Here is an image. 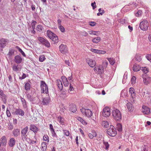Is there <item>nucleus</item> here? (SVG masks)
<instances>
[{
  "label": "nucleus",
  "mask_w": 151,
  "mask_h": 151,
  "mask_svg": "<svg viewBox=\"0 0 151 151\" xmlns=\"http://www.w3.org/2000/svg\"><path fill=\"white\" fill-rule=\"evenodd\" d=\"M0 98H1L2 101L4 104L7 103V97L4 93L3 91L0 89Z\"/></svg>",
  "instance_id": "10"
},
{
  "label": "nucleus",
  "mask_w": 151,
  "mask_h": 151,
  "mask_svg": "<svg viewBox=\"0 0 151 151\" xmlns=\"http://www.w3.org/2000/svg\"><path fill=\"white\" fill-rule=\"evenodd\" d=\"M1 141L3 145H5L7 142L5 136H3L1 139Z\"/></svg>",
  "instance_id": "29"
},
{
  "label": "nucleus",
  "mask_w": 151,
  "mask_h": 151,
  "mask_svg": "<svg viewBox=\"0 0 151 151\" xmlns=\"http://www.w3.org/2000/svg\"><path fill=\"white\" fill-rule=\"evenodd\" d=\"M57 84L58 88L60 90H62L63 86L61 81L60 80H57Z\"/></svg>",
  "instance_id": "25"
},
{
  "label": "nucleus",
  "mask_w": 151,
  "mask_h": 151,
  "mask_svg": "<svg viewBox=\"0 0 151 151\" xmlns=\"http://www.w3.org/2000/svg\"><path fill=\"white\" fill-rule=\"evenodd\" d=\"M6 114L8 117H9L11 116V113L8 109H6Z\"/></svg>",
  "instance_id": "59"
},
{
  "label": "nucleus",
  "mask_w": 151,
  "mask_h": 151,
  "mask_svg": "<svg viewBox=\"0 0 151 151\" xmlns=\"http://www.w3.org/2000/svg\"><path fill=\"white\" fill-rule=\"evenodd\" d=\"M111 114V111L110 108L108 107H106L103 109L102 115L105 117H107L109 116Z\"/></svg>",
  "instance_id": "9"
},
{
  "label": "nucleus",
  "mask_w": 151,
  "mask_h": 151,
  "mask_svg": "<svg viewBox=\"0 0 151 151\" xmlns=\"http://www.w3.org/2000/svg\"><path fill=\"white\" fill-rule=\"evenodd\" d=\"M129 92L131 95L133 97L135 95V93L134 92V89L133 88H129Z\"/></svg>",
  "instance_id": "34"
},
{
  "label": "nucleus",
  "mask_w": 151,
  "mask_h": 151,
  "mask_svg": "<svg viewBox=\"0 0 151 151\" xmlns=\"http://www.w3.org/2000/svg\"><path fill=\"white\" fill-rule=\"evenodd\" d=\"M86 61L91 67H94L96 64V62L94 60L89 58L86 59Z\"/></svg>",
  "instance_id": "13"
},
{
  "label": "nucleus",
  "mask_w": 151,
  "mask_h": 151,
  "mask_svg": "<svg viewBox=\"0 0 151 151\" xmlns=\"http://www.w3.org/2000/svg\"><path fill=\"white\" fill-rule=\"evenodd\" d=\"M12 68L13 70L16 72L19 70V68L18 65L14 64L13 65Z\"/></svg>",
  "instance_id": "31"
},
{
  "label": "nucleus",
  "mask_w": 151,
  "mask_h": 151,
  "mask_svg": "<svg viewBox=\"0 0 151 151\" xmlns=\"http://www.w3.org/2000/svg\"><path fill=\"white\" fill-rule=\"evenodd\" d=\"M81 110L83 114L88 117H90L92 115V111L89 109L82 108Z\"/></svg>",
  "instance_id": "3"
},
{
  "label": "nucleus",
  "mask_w": 151,
  "mask_h": 151,
  "mask_svg": "<svg viewBox=\"0 0 151 151\" xmlns=\"http://www.w3.org/2000/svg\"><path fill=\"white\" fill-rule=\"evenodd\" d=\"M104 10H102V12H99L97 14V15L98 16H100V15H102L104 13Z\"/></svg>",
  "instance_id": "62"
},
{
  "label": "nucleus",
  "mask_w": 151,
  "mask_h": 151,
  "mask_svg": "<svg viewBox=\"0 0 151 151\" xmlns=\"http://www.w3.org/2000/svg\"><path fill=\"white\" fill-rule=\"evenodd\" d=\"M140 69V66L139 65L136 64L134 65L133 67V69L134 71L137 72Z\"/></svg>",
  "instance_id": "26"
},
{
  "label": "nucleus",
  "mask_w": 151,
  "mask_h": 151,
  "mask_svg": "<svg viewBox=\"0 0 151 151\" xmlns=\"http://www.w3.org/2000/svg\"><path fill=\"white\" fill-rule=\"evenodd\" d=\"M28 127L26 126L21 130V137L23 140H27V138H26L27 136L26 134L28 131Z\"/></svg>",
  "instance_id": "5"
},
{
  "label": "nucleus",
  "mask_w": 151,
  "mask_h": 151,
  "mask_svg": "<svg viewBox=\"0 0 151 151\" xmlns=\"http://www.w3.org/2000/svg\"><path fill=\"white\" fill-rule=\"evenodd\" d=\"M146 75L144 74L142 75V77L143 79V83L147 85L150 83L151 79L150 77L149 76H146Z\"/></svg>",
  "instance_id": "11"
},
{
  "label": "nucleus",
  "mask_w": 151,
  "mask_h": 151,
  "mask_svg": "<svg viewBox=\"0 0 151 151\" xmlns=\"http://www.w3.org/2000/svg\"><path fill=\"white\" fill-rule=\"evenodd\" d=\"M74 90V88L73 86L71 85V84H70V88L69 89V93H72L71 92V91H73Z\"/></svg>",
  "instance_id": "51"
},
{
  "label": "nucleus",
  "mask_w": 151,
  "mask_h": 151,
  "mask_svg": "<svg viewBox=\"0 0 151 151\" xmlns=\"http://www.w3.org/2000/svg\"><path fill=\"white\" fill-rule=\"evenodd\" d=\"M78 120L80 121L83 125H85L87 124L86 122L81 118L78 117L77 118Z\"/></svg>",
  "instance_id": "35"
},
{
  "label": "nucleus",
  "mask_w": 151,
  "mask_h": 151,
  "mask_svg": "<svg viewBox=\"0 0 151 151\" xmlns=\"http://www.w3.org/2000/svg\"><path fill=\"white\" fill-rule=\"evenodd\" d=\"M146 58L147 59L151 62V55H148L146 56Z\"/></svg>",
  "instance_id": "57"
},
{
  "label": "nucleus",
  "mask_w": 151,
  "mask_h": 151,
  "mask_svg": "<svg viewBox=\"0 0 151 151\" xmlns=\"http://www.w3.org/2000/svg\"><path fill=\"white\" fill-rule=\"evenodd\" d=\"M88 33L90 35H98L96 34V32L93 31H89Z\"/></svg>",
  "instance_id": "53"
},
{
  "label": "nucleus",
  "mask_w": 151,
  "mask_h": 151,
  "mask_svg": "<svg viewBox=\"0 0 151 151\" xmlns=\"http://www.w3.org/2000/svg\"><path fill=\"white\" fill-rule=\"evenodd\" d=\"M96 3L95 2H94L93 3H92L91 4V5L92 6L93 9H94L95 8H96V5L95 6H94V5Z\"/></svg>",
  "instance_id": "63"
},
{
  "label": "nucleus",
  "mask_w": 151,
  "mask_h": 151,
  "mask_svg": "<svg viewBox=\"0 0 151 151\" xmlns=\"http://www.w3.org/2000/svg\"><path fill=\"white\" fill-rule=\"evenodd\" d=\"M114 119L117 121H119L121 119L122 116L121 113L119 110L116 109L113 110L112 112Z\"/></svg>",
  "instance_id": "1"
},
{
  "label": "nucleus",
  "mask_w": 151,
  "mask_h": 151,
  "mask_svg": "<svg viewBox=\"0 0 151 151\" xmlns=\"http://www.w3.org/2000/svg\"><path fill=\"white\" fill-rule=\"evenodd\" d=\"M104 145L105 147V149L106 150H107L109 147V145L108 142H105V141L104 142Z\"/></svg>",
  "instance_id": "43"
},
{
  "label": "nucleus",
  "mask_w": 151,
  "mask_h": 151,
  "mask_svg": "<svg viewBox=\"0 0 151 151\" xmlns=\"http://www.w3.org/2000/svg\"><path fill=\"white\" fill-rule=\"evenodd\" d=\"M64 134L66 136H68L69 135V132L68 131L64 130H63Z\"/></svg>",
  "instance_id": "54"
},
{
  "label": "nucleus",
  "mask_w": 151,
  "mask_h": 151,
  "mask_svg": "<svg viewBox=\"0 0 151 151\" xmlns=\"http://www.w3.org/2000/svg\"><path fill=\"white\" fill-rule=\"evenodd\" d=\"M142 71L145 73V74L146 75V74L148 72V68L146 67H142Z\"/></svg>",
  "instance_id": "41"
},
{
  "label": "nucleus",
  "mask_w": 151,
  "mask_h": 151,
  "mask_svg": "<svg viewBox=\"0 0 151 151\" xmlns=\"http://www.w3.org/2000/svg\"><path fill=\"white\" fill-rule=\"evenodd\" d=\"M36 23V21H33L32 23V27L30 28L35 29V24Z\"/></svg>",
  "instance_id": "55"
},
{
  "label": "nucleus",
  "mask_w": 151,
  "mask_h": 151,
  "mask_svg": "<svg viewBox=\"0 0 151 151\" xmlns=\"http://www.w3.org/2000/svg\"><path fill=\"white\" fill-rule=\"evenodd\" d=\"M12 133L14 137H17L18 136L20 133V130L19 129H14L12 132Z\"/></svg>",
  "instance_id": "23"
},
{
  "label": "nucleus",
  "mask_w": 151,
  "mask_h": 151,
  "mask_svg": "<svg viewBox=\"0 0 151 151\" xmlns=\"http://www.w3.org/2000/svg\"><path fill=\"white\" fill-rule=\"evenodd\" d=\"M107 59L111 65H113L114 64V61L113 59L108 58Z\"/></svg>",
  "instance_id": "42"
},
{
  "label": "nucleus",
  "mask_w": 151,
  "mask_h": 151,
  "mask_svg": "<svg viewBox=\"0 0 151 151\" xmlns=\"http://www.w3.org/2000/svg\"><path fill=\"white\" fill-rule=\"evenodd\" d=\"M59 28L61 32H65V29L64 28L62 25L59 26Z\"/></svg>",
  "instance_id": "50"
},
{
  "label": "nucleus",
  "mask_w": 151,
  "mask_h": 151,
  "mask_svg": "<svg viewBox=\"0 0 151 151\" xmlns=\"http://www.w3.org/2000/svg\"><path fill=\"white\" fill-rule=\"evenodd\" d=\"M101 124L103 127L105 128H107L109 125V124L108 122L106 121H103L102 122Z\"/></svg>",
  "instance_id": "32"
},
{
  "label": "nucleus",
  "mask_w": 151,
  "mask_h": 151,
  "mask_svg": "<svg viewBox=\"0 0 151 151\" xmlns=\"http://www.w3.org/2000/svg\"><path fill=\"white\" fill-rule=\"evenodd\" d=\"M43 140L44 141H47V142H48L49 141V137L47 135H45L43 136Z\"/></svg>",
  "instance_id": "47"
},
{
  "label": "nucleus",
  "mask_w": 151,
  "mask_h": 151,
  "mask_svg": "<svg viewBox=\"0 0 151 151\" xmlns=\"http://www.w3.org/2000/svg\"><path fill=\"white\" fill-rule=\"evenodd\" d=\"M16 48L17 49L18 51L22 54L24 57L26 56V55L24 52L18 46H17Z\"/></svg>",
  "instance_id": "38"
},
{
  "label": "nucleus",
  "mask_w": 151,
  "mask_h": 151,
  "mask_svg": "<svg viewBox=\"0 0 151 151\" xmlns=\"http://www.w3.org/2000/svg\"><path fill=\"white\" fill-rule=\"evenodd\" d=\"M135 59L138 62L141 60V57L139 54H136L135 57Z\"/></svg>",
  "instance_id": "40"
},
{
  "label": "nucleus",
  "mask_w": 151,
  "mask_h": 151,
  "mask_svg": "<svg viewBox=\"0 0 151 151\" xmlns=\"http://www.w3.org/2000/svg\"><path fill=\"white\" fill-rule=\"evenodd\" d=\"M108 65V62L106 60H105L103 62V65L104 68H106Z\"/></svg>",
  "instance_id": "48"
},
{
  "label": "nucleus",
  "mask_w": 151,
  "mask_h": 151,
  "mask_svg": "<svg viewBox=\"0 0 151 151\" xmlns=\"http://www.w3.org/2000/svg\"><path fill=\"white\" fill-rule=\"evenodd\" d=\"M91 51L93 52L99 54H104L106 53V52L103 50H98L92 49Z\"/></svg>",
  "instance_id": "24"
},
{
  "label": "nucleus",
  "mask_w": 151,
  "mask_h": 151,
  "mask_svg": "<svg viewBox=\"0 0 151 151\" xmlns=\"http://www.w3.org/2000/svg\"><path fill=\"white\" fill-rule=\"evenodd\" d=\"M41 147L42 151H46L47 148L46 143L43 142L41 144Z\"/></svg>",
  "instance_id": "28"
},
{
  "label": "nucleus",
  "mask_w": 151,
  "mask_h": 151,
  "mask_svg": "<svg viewBox=\"0 0 151 151\" xmlns=\"http://www.w3.org/2000/svg\"><path fill=\"white\" fill-rule=\"evenodd\" d=\"M15 139L14 138H12L10 139L8 144L10 147H12L15 145Z\"/></svg>",
  "instance_id": "20"
},
{
  "label": "nucleus",
  "mask_w": 151,
  "mask_h": 151,
  "mask_svg": "<svg viewBox=\"0 0 151 151\" xmlns=\"http://www.w3.org/2000/svg\"><path fill=\"white\" fill-rule=\"evenodd\" d=\"M8 43V40L6 39L1 38L0 39V47H4Z\"/></svg>",
  "instance_id": "12"
},
{
  "label": "nucleus",
  "mask_w": 151,
  "mask_h": 151,
  "mask_svg": "<svg viewBox=\"0 0 151 151\" xmlns=\"http://www.w3.org/2000/svg\"><path fill=\"white\" fill-rule=\"evenodd\" d=\"M37 28L38 31L40 32L42 30V27L41 25H38Z\"/></svg>",
  "instance_id": "56"
},
{
  "label": "nucleus",
  "mask_w": 151,
  "mask_h": 151,
  "mask_svg": "<svg viewBox=\"0 0 151 151\" xmlns=\"http://www.w3.org/2000/svg\"><path fill=\"white\" fill-rule=\"evenodd\" d=\"M107 133L110 136H115L117 134L116 129L113 126H111L110 128L107 131Z\"/></svg>",
  "instance_id": "4"
},
{
  "label": "nucleus",
  "mask_w": 151,
  "mask_h": 151,
  "mask_svg": "<svg viewBox=\"0 0 151 151\" xmlns=\"http://www.w3.org/2000/svg\"><path fill=\"white\" fill-rule=\"evenodd\" d=\"M14 61L17 64H20L22 61V58L19 55H16L14 57Z\"/></svg>",
  "instance_id": "19"
},
{
  "label": "nucleus",
  "mask_w": 151,
  "mask_h": 151,
  "mask_svg": "<svg viewBox=\"0 0 151 151\" xmlns=\"http://www.w3.org/2000/svg\"><path fill=\"white\" fill-rule=\"evenodd\" d=\"M50 101V97L49 95H48L43 99L42 101L43 104L44 105H47L49 103Z\"/></svg>",
  "instance_id": "16"
},
{
  "label": "nucleus",
  "mask_w": 151,
  "mask_h": 151,
  "mask_svg": "<svg viewBox=\"0 0 151 151\" xmlns=\"http://www.w3.org/2000/svg\"><path fill=\"white\" fill-rule=\"evenodd\" d=\"M31 86L30 84L28 83H26L24 85V88L26 90H29Z\"/></svg>",
  "instance_id": "36"
},
{
  "label": "nucleus",
  "mask_w": 151,
  "mask_h": 151,
  "mask_svg": "<svg viewBox=\"0 0 151 151\" xmlns=\"http://www.w3.org/2000/svg\"><path fill=\"white\" fill-rule=\"evenodd\" d=\"M58 120L59 122L62 123L63 122L64 119L63 118L60 116L58 117Z\"/></svg>",
  "instance_id": "58"
},
{
  "label": "nucleus",
  "mask_w": 151,
  "mask_h": 151,
  "mask_svg": "<svg viewBox=\"0 0 151 151\" xmlns=\"http://www.w3.org/2000/svg\"><path fill=\"white\" fill-rule=\"evenodd\" d=\"M21 100L22 102L23 108H26L27 107L26 100L22 98H21Z\"/></svg>",
  "instance_id": "33"
},
{
  "label": "nucleus",
  "mask_w": 151,
  "mask_h": 151,
  "mask_svg": "<svg viewBox=\"0 0 151 151\" xmlns=\"http://www.w3.org/2000/svg\"><path fill=\"white\" fill-rule=\"evenodd\" d=\"M15 113L17 115L22 116H23L24 114V111L20 109H16Z\"/></svg>",
  "instance_id": "18"
},
{
  "label": "nucleus",
  "mask_w": 151,
  "mask_h": 151,
  "mask_svg": "<svg viewBox=\"0 0 151 151\" xmlns=\"http://www.w3.org/2000/svg\"><path fill=\"white\" fill-rule=\"evenodd\" d=\"M95 71L98 72L100 74H102L104 71L103 67L101 65L96 66L94 69Z\"/></svg>",
  "instance_id": "15"
},
{
  "label": "nucleus",
  "mask_w": 151,
  "mask_h": 151,
  "mask_svg": "<svg viewBox=\"0 0 151 151\" xmlns=\"http://www.w3.org/2000/svg\"><path fill=\"white\" fill-rule=\"evenodd\" d=\"M8 128L10 130L12 129L13 128V126L12 125V124H9V127H8Z\"/></svg>",
  "instance_id": "61"
},
{
  "label": "nucleus",
  "mask_w": 151,
  "mask_h": 151,
  "mask_svg": "<svg viewBox=\"0 0 151 151\" xmlns=\"http://www.w3.org/2000/svg\"><path fill=\"white\" fill-rule=\"evenodd\" d=\"M38 40L43 45H45L47 47H50V44L49 42L43 38L41 37H39L38 38Z\"/></svg>",
  "instance_id": "7"
},
{
  "label": "nucleus",
  "mask_w": 151,
  "mask_h": 151,
  "mask_svg": "<svg viewBox=\"0 0 151 151\" xmlns=\"http://www.w3.org/2000/svg\"><path fill=\"white\" fill-rule=\"evenodd\" d=\"M93 135V137H96V136L97 134L96 132L94 131H93L91 133Z\"/></svg>",
  "instance_id": "64"
},
{
  "label": "nucleus",
  "mask_w": 151,
  "mask_h": 151,
  "mask_svg": "<svg viewBox=\"0 0 151 151\" xmlns=\"http://www.w3.org/2000/svg\"><path fill=\"white\" fill-rule=\"evenodd\" d=\"M50 129L51 132H54V129H53V126L52 124H50Z\"/></svg>",
  "instance_id": "52"
},
{
  "label": "nucleus",
  "mask_w": 151,
  "mask_h": 151,
  "mask_svg": "<svg viewBox=\"0 0 151 151\" xmlns=\"http://www.w3.org/2000/svg\"><path fill=\"white\" fill-rule=\"evenodd\" d=\"M142 111L145 114H148L150 113V109L148 107L143 106L142 107Z\"/></svg>",
  "instance_id": "17"
},
{
  "label": "nucleus",
  "mask_w": 151,
  "mask_h": 151,
  "mask_svg": "<svg viewBox=\"0 0 151 151\" xmlns=\"http://www.w3.org/2000/svg\"><path fill=\"white\" fill-rule=\"evenodd\" d=\"M116 128L117 130L120 132L122 131V126L120 123H118L116 125Z\"/></svg>",
  "instance_id": "37"
},
{
  "label": "nucleus",
  "mask_w": 151,
  "mask_h": 151,
  "mask_svg": "<svg viewBox=\"0 0 151 151\" xmlns=\"http://www.w3.org/2000/svg\"><path fill=\"white\" fill-rule=\"evenodd\" d=\"M128 109L129 111H131L132 109V105L130 103H128L127 104Z\"/></svg>",
  "instance_id": "39"
},
{
  "label": "nucleus",
  "mask_w": 151,
  "mask_h": 151,
  "mask_svg": "<svg viewBox=\"0 0 151 151\" xmlns=\"http://www.w3.org/2000/svg\"><path fill=\"white\" fill-rule=\"evenodd\" d=\"M136 78L135 76H133L131 78L132 83V84H134L136 82Z\"/></svg>",
  "instance_id": "45"
},
{
  "label": "nucleus",
  "mask_w": 151,
  "mask_h": 151,
  "mask_svg": "<svg viewBox=\"0 0 151 151\" xmlns=\"http://www.w3.org/2000/svg\"><path fill=\"white\" fill-rule=\"evenodd\" d=\"M69 110L73 112H75L77 110L76 105L73 104H71L69 105Z\"/></svg>",
  "instance_id": "22"
},
{
  "label": "nucleus",
  "mask_w": 151,
  "mask_h": 151,
  "mask_svg": "<svg viewBox=\"0 0 151 151\" xmlns=\"http://www.w3.org/2000/svg\"><path fill=\"white\" fill-rule=\"evenodd\" d=\"M27 142H30V143L31 145H33L34 144L36 143V141L33 140H30V139L29 138H27Z\"/></svg>",
  "instance_id": "49"
},
{
  "label": "nucleus",
  "mask_w": 151,
  "mask_h": 151,
  "mask_svg": "<svg viewBox=\"0 0 151 151\" xmlns=\"http://www.w3.org/2000/svg\"><path fill=\"white\" fill-rule=\"evenodd\" d=\"M14 50L13 49H11L9 50L8 55L10 56H12L14 55Z\"/></svg>",
  "instance_id": "44"
},
{
  "label": "nucleus",
  "mask_w": 151,
  "mask_h": 151,
  "mask_svg": "<svg viewBox=\"0 0 151 151\" xmlns=\"http://www.w3.org/2000/svg\"><path fill=\"white\" fill-rule=\"evenodd\" d=\"M100 37H97L93 39L92 40V41L94 43H97L100 41Z\"/></svg>",
  "instance_id": "30"
},
{
  "label": "nucleus",
  "mask_w": 151,
  "mask_h": 151,
  "mask_svg": "<svg viewBox=\"0 0 151 151\" xmlns=\"http://www.w3.org/2000/svg\"><path fill=\"white\" fill-rule=\"evenodd\" d=\"M139 27L142 30H146L148 27L149 23L146 20H143L140 22Z\"/></svg>",
  "instance_id": "6"
},
{
  "label": "nucleus",
  "mask_w": 151,
  "mask_h": 151,
  "mask_svg": "<svg viewBox=\"0 0 151 151\" xmlns=\"http://www.w3.org/2000/svg\"><path fill=\"white\" fill-rule=\"evenodd\" d=\"M47 34L48 37L55 42H57L58 41V36L51 31L47 30Z\"/></svg>",
  "instance_id": "2"
},
{
  "label": "nucleus",
  "mask_w": 151,
  "mask_h": 151,
  "mask_svg": "<svg viewBox=\"0 0 151 151\" xmlns=\"http://www.w3.org/2000/svg\"><path fill=\"white\" fill-rule=\"evenodd\" d=\"M45 59V56L43 55L41 56L39 58V60L40 62L43 61Z\"/></svg>",
  "instance_id": "46"
},
{
  "label": "nucleus",
  "mask_w": 151,
  "mask_h": 151,
  "mask_svg": "<svg viewBox=\"0 0 151 151\" xmlns=\"http://www.w3.org/2000/svg\"><path fill=\"white\" fill-rule=\"evenodd\" d=\"M89 24L92 26H93L96 25V23L94 22H89Z\"/></svg>",
  "instance_id": "60"
},
{
  "label": "nucleus",
  "mask_w": 151,
  "mask_h": 151,
  "mask_svg": "<svg viewBox=\"0 0 151 151\" xmlns=\"http://www.w3.org/2000/svg\"><path fill=\"white\" fill-rule=\"evenodd\" d=\"M61 79L64 86L65 87L68 86L69 82L66 78L64 76H63L61 77Z\"/></svg>",
  "instance_id": "21"
},
{
  "label": "nucleus",
  "mask_w": 151,
  "mask_h": 151,
  "mask_svg": "<svg viewBox=\"0 0 151 151\" xmlns=\"http://www.w3.org/2000/svg\"><path fill=\"white\" fill-rule=\"evenodd\" d=\"M30 129L35 133L37 132V128L35 125L31 124L30 126Z\"/></svg>",
  "instance_id": "27"
},
{
  "label": "nucleus",
  "mask_w": 151,
  "mask_h": 151,
  "mask_svg": "<svg viewBox=\"0 0 151 151\" xmlns=\"http://www.w3.org/2000/svg\"><path fill=\"white\" fill-rule=\"evenodd\" d=\"M40 86L41 90L42 91L43 93H45L46 94L48 93V88L44 81H41Z\"/></svg>",
  "instance_id": "8"
},
{
  "label": "nucleus",
  "mask_w": 151,
  "mask_h": 151,
  "mask_svg": "<svg viewBox=\"0 0 151 151\" xmlns=\"http://www.w3.org/2000/svg\"><path fill=\"white\" fill-rule=\"evenodd\" d=\"M59 49L62 54H65L67 51V46L66 45L61 44L59 46Z\"/></svg>",
  "instance_id": "14"
}]
</instances>
